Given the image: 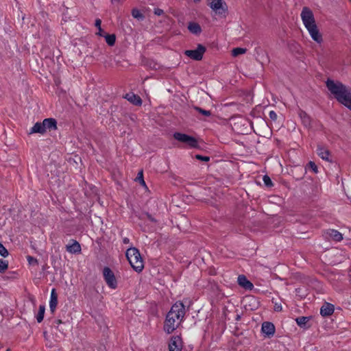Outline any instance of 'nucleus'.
<instances>
[{
    "mask_svg": "<svg viewBox=\"0 0 351 351\" xmlns=\"http://www.w3.org/2000/svg\"><path fill=\"white\" fill-rule=\"evenodd\" d=\"M326 87L337 101L351 110V87L339 81L328 79Z\"/></svg>",
    "mask_w": 351,
    "mask_h": 351,
    "instance_id": "obj_1",
    "label": "nucleus"
},
{
    "mask_svg": "<svg viewBox=\"0 0 351 351\" xmlns=\"http://www.w3.org/2000/svg\"><path fill=\"white\" fill-rule=\"evenodd\" d=\"M125 256L133 269L140 273L144 268L143 260L139 250L134 247H131L126 250Z\"/></svg>",
    "mask_w": 351,
    "mask_h": 351,
    "instance_id": "obj_2",
    "label": "nucleus"
},
{
    "mask_svg": "<svg viewBox=\"0 0 351 351\" xmlns=\"http://www.w3.org/2000/svg\"><path fill=\"white\" fill-rule=\"evenodd\" d=\"M173 138L181 143L188 145L191 147L195 148L198 147L197 139L186 134L175 132L173 134Z\"/></svg>",
    "mask_w": 351,
    "mask_h": 351,
    "instance_id": "obj_3",
    "label": "nucleus"
},
{
    "mask_svg": "<svg viewBox=\"0 0 351 351\" xmlns=\"http://www.w3.org/2000/svg\"><path fill=\"white\" fill-rule=\"evenodd\" d=\"M180 322L179 320H177L175 315H170L167 313L163 327L164 330L167 333L171 334L178 328Z\"/></svg>",
    "mask_w": 351,
    "mask_h": 351,
    "instance_id": "obj_4",
    "label": "nucleus"
},
{
    "mask_svg": "<svg viewBox=\"0 0 351 351\" xmlns=\"http://www.w3.org/2000/svg\"><path fill=\"white\" fill-rule=\"evenodd\" d=\"M300 16L305 27L316 24L313 11L308 7L302 8Z\"/></svg>",
    "mask_w": 351,
    "mask_h": 351,
    "instance_id": "obj_5",
    "label": "nucleus"
},
{
    "mask_svg": "<svg viewBox=\"0 0 351 351\" xmlns=\"http://www.w3.org/2000/svg\"><path fill=\"white\" fill-rule=\"evenodd\" d=\"M170 315H175L177 320L181 322L185 315V306L180 301L176 302L168 312Z\"/></svg>",
    "mask_w": 351,
    "mask_h": 351,
    "instance_id": "obj_6",
    "label": "nucleus"
},
{
    "mask_svg": "<svg viewBox=\"0 0 351 351\" xmlns=\"http://www.w3.org/2000/svg\"><path fill=\"white\" fill-rule=\"evenodd\" d=\"M103 276L106 284L110 288L113 289L117 288V281L114 272L110 268L105 267L103 269Z\"/></svg>",
    "mask_w": 351,
    "mask_h": 351,
    "instance_id": "obj_7",
    "label": "nucleus"
},
{
    "mask_svg": "<svg viewBox=\"0 0 351 351\" xmlns=\"http://www.w3.org/2000/svg\"><path fill=\"white\" fill-rule=\"evenodd\" d=\"M206 51V49L204 45L198 44L196 49L186 50L184 54L194 60L199 61L202 59Z\"/></svg>",
    "mask_w": 351,
    "mask_h": 351,
    "instance_id": "obj_8",
    "label": "nucleus"
},
{
    "mask_svg": "<svg viewBox=\"0 0 351 351\" xmlns=\"http://www.w3.org/2000/svg\"><path fill=\"white\" fill-rule=\"evenodd\" d=\"M209 5L219 15L224 14L228 11V5L223 0H211Z\"/></svg>",
    "mask_w": 351,
    "mask_h": 351,
    "instance_id": "obj_9",
    "label": "nucleus"
},
{
    "mask_svg": "<svg viewBox=\"0 0 351 351\" xmlns=\"http://www.w3.org/2000/svg\"><path fill=\"white\" fill-rule=\"evenodd\" d=\"M312 39L320 44L323 41L322 35L319 32L317 24L306 27Z\"/></svg>",
    "mask_w": 351,
    "mask_h": 351,
    "instance_id": "obj_10",
    "label": "nucleus"
},
{
    "mask_svg": "<svg viewBox=\"0 0 351 351\" xmlns=\"http://www.w3.org/2000/svg\"><path fill=\"white\" fill-rule=\"evenodd\" d=\"M169 351H181L182 350V339L180 337H173L169 343Z\"/></svg>",
    "mask_w": 351,
    "mask_h": 351,
    "instance_id": "obj_11",
    "label": "nucleus"
},
{
    "mask_svg": "<svg viewBox=\"0 0 351 351\" xmlns=\"http://www.w3.org/2000/svg\"><path fill=\"white\" fill-rule=\"evenodd\" d=\"M317 155L322 159L328 162H332L329 156L330 155V151L322 145H318L317 148Z\"/></svg>",
    "mask_w": 351,
    "mask_h": 351,
    "instance_id": "obj_12",
    "label": "nucleus"
},
{
    "mask_svg": "<svg viewBox=\"0 0 351 351\" xmlns=\"http://www.w3.org/2000/svg\"><path fill=\"white\" fill-rule=\"evenodd\" d=\"M42 123L45 130V133L46 132L47 130L51 131L57 129V121L53 118L45 119Z\"/></svg>",
    "mask_w": 351,
    "mask_h": 351,
    "instance_id": "obj_13",
    "label": "nucleus"
},
{
    "mask_svg": "<svg viewBox=\"0 0 351 351\" xmlns=\"http://www.w3.org/2000/svg\"><path fill=\"white\" fill-rule=\"evenodd\" d=\"M261 330L263 333L265 334L268 337L273 336L275 332L274 325L269 322H265L262 324Z\"/></svg>",
    "mask_w": 351,
    "mask_h": 351,
    "instance_id": "obj_14",
    "label": "nucleus"
},
{
    "mask_svg": "<svg viewBox=\"0 0 351 351\" xmlns=\"http://www.w3.org/2000/svg\"><path fill=\"white\" fill-rule=\"evenodd\" d=\"M123 97L136 106H141L143 102L140 96L134 94V93H127Z\"/></svg>",
    "mask_w": 351,
    "mask_h": 351,
    "instance_id": "obj_15",
    "label": "nucleus"
},
{
    "mask_svg": "<svg viewBox=\"0 0 351 351\" xmlns=\"http://www.w3.org/2000/svg\"><path fill=\"white\" fill-rule=\"evenodd\" d=\"M334 305L330 303L326 302L320 308V314L323 317H328L334 313Z\"/></svg>",
    "mask_w": 351,
    "mask_h": 351,
    "instance_id": "obj_16",
    "label": "nucleus"
},
{
    "mask_svg": "<svg viewBox=\"0 0 351 351\" xmlns=\"http://www.w3.org/2000/svg\"><path fill=\"white\" fill-rule=\"evenodd\" d=\"M238 284L247 290H252L254 287L253 284L247 280L245 276L239 275L238 277Z\"/></svg>",
    "mask_w": 351,
    "mask_h": 351,
    "instance_id": "obj_17",
    "label": "nucleus"
},
{
    "mask_svg": "<svg viewBox=\"0 0 351 351\" xmlns=\"http://www.w3.org/2000/svg\"><path fill=\"white\" fill-rule=\"evenodd\" d=\"M73 243L71 245H66V250L67 252L71 254H78L81 252L80 244L75 240H72Z\"/></svg>",
    "mask_w": 351,
    "mask_h": 351,
    "instance_id": "obj_18",
    "label": "nucleus"
},
{
    "mask_svg": "<svg viewBox=\"0 0 351 351\" xmlns=\"http://www.w3.org/2000/svg\"><path fill=\"white\" fill-rule=\"evenodd\" d=\"M326 234L329 238L332 239L335 241H341L343 239L342 234L334 229L328 230Z\"/></svg>",
    "mask_w": 351,
    "mask_h": 351,
    "instance_id": "obj_19",
    "label": "nucleus"
},
{
    "mask_svg": "<svg viewBox=\"0 0 351 351\" xmlns=\"http://www.w3.org/2000/svg\"><path fill=\"white\" fill-rule=\"evenodd\" d=\"M310 319L311 317L302 316L297 317L295 319V322L300 327L306 329L311 326L309 324Z\"/></svg>",
    "mask_w": 351,
    "mask_h": 351,
    "instance_id": "obj_20",
    "label": "nucleus"
},
{
    "mask_svg": "<svg viewBox=\"0 0 351 351\" xmlns=\"http://www.w3.org/2000/svg\"><path fill=\"white\" fill-rule=\"evenodd\" d=\"M58 304V295L56 293V289H53L51 293V298L49 302V307L50 310L52 313H53L56 310V308Z\"/></svg>",
    "mask_w": 351,
    "mask_h": 351,
    "instance_id": "obj_21",
    "label": "nucleus"
},
{
    "mask_svg": "<svg viewBox=\"0 0 351 351\" xmlns=\"http://www.w3.org/2000/svg\"><path fill=\"white\" fill-rule=\"evenodd\" d=\"M188 29L189 32L194 34H199L202 32L201 26L195 22H190L188 25Z\"/></svg>",
    "mask_w": 351,
    "mask_h": 351,
    "instance_id": "obj_22",
    "label": "nucleus"
},
{
    "mask_svg": "<svg viewBox=\"0 0 351 351\" xmlns=\"http://www.w3.org/2000/svg\"><path fill=\"white\" fill-rule=\"evenodd\" d=\"M39 133L41 134H45V130L42 122H36L34 125L31 128L29 134Z\"/></svg>",
    "mask_w": 351,
    "mask_h": 351,
    "instance_id": "obj_23",
    "label": "nucleus"
},
{
    "mask_svg": "<svg viewBox=\"0 0 351 351\" xmlns=\"http://www.w3.org/2000/svg\"><path fill=\"white\" fill-rule=\"evenodd\" d=\"M103 37L105 38L106 42L109 46L112 47L114 45L116 42V35L114 34H104Z\"/></svg>",
    "mask_w": 351,
    "mask_h": 351,
    "instance_id": "obj_24",
    "label": "nucleus"
},
{
    "mask_svg": "<svg viewBox=\"0 0 351 351\" xmlns=\"http://www.w3.org/2000/svg\"><path fill=\"white\" fill-rule=\"evenodd\" d=\"M299 115L302 119V121L303 124L305 126H309L311 125V118L310 117L306 114V112L303 110H300Z\"/></svg>",
    "mask_w": 351,
    "mask_h": 351,
    "instance_id": "obj_25",
    "label": "nucleus"
},
{
    "mask_svg": "<svg viewBox=\"0 0 351 351\" xmlns=\"http://www.w3.org/2000/svg\"><path fill=\"white\" fill-rule=\"evenodd\" d=\"M45 311V305H40L38 313L36 316V319L38 323H40L43 320Z\"/></svg>",
    "mask_w": 351,
    "mask_h": 351,
    "instance_id": "obj_26",
    "label": "nucleus"
},
{
    "mask_svg": "<svg viewBox=\"0 0 351 351\" xmlns=\"http://www.w3.org/2000/svg\"><path fill=\"white\" fill-rule=\"evenodd\" d=\"M132 15L134 19H136L138 21H143L145 19V16L137 8L132 10Z\"/></svg>",
    "mask_w": 351,
    "mask_h": 351,
    "instance_id": "obj_27",
    "label": "nucleus"
},
{
    "mask_svg": "<svg viewBox=\"0 0 351 351\" xmlns=\"http://www.w3.org/2000/svg\"><path fill=\"white\" fill-rule=\"evenodd\" d=\"M247 49L245 48L237 47L234 48L232 50V56L234 57H237L239 55L243 54L246 52Z\"/></svg>",
    "mask_w": 351,
    "mask_h": 351,
    "instance_id": "obj_28",
    "label": "nucleus"
},
{
    "mask_svg": "<svg viewBox=\"0 0 351 351\" xmlns=\"http://www.w3.org/2000/svg\"><path fill=\"white\" fill-rule=\"evenodd\" d=\"M289 47L291 51H295V53L300 54V45L298 43L293 42L289 45Z\"/></svg>",
    "mask_w": 351,
    "mask_h": 351,
    "instance_id": "obj_29",
    "label": "nucleus"
},
{
    "mask_svg": "<svg viewBox=\"0 0 351 351\" xmlns=\"http://www.w3.org/2000/svg\"><path fill=\"white\" fill-rule=\"evenodd\" d=\"M136 181L138 182H139V184H140L141 186H144V187L147 188V186H146L145 182V180H144V179H143V170H141V171L138 173L137 176H136Z\"/></svg>",
    "mask_w": 351,
    "mask_h": 351,
    "instance_id": "obj_30",
    "label": "nucleus"
},
{
    "mask_svg": "<svg viewBox=\"0 0 351 351\" xmlns=\"http://www.w3.org/2000/svg\"><path fill=\"white\" fill-rule=\"evenodd\" d=\"M101 20L99 19H97L95 20V27L98 29V32L97 33V34L99 36H103L104 32L101 27Z\"/></svg>",
    "mask_w": 351,
    "mask_h": 351,
    "instance_id": "obj_31",
    "label": "nucleus"
},
{
    "mask_svg": "<svg viewBox=\"0 0 351 351\" xmlns=\"http://www.w3.org/2000/svg\"><path fill=\"white\" fill-rule=\"evenodd\" d=\"M194 109L204 116L210 117L211 115V112L210 110L202 109L198 106H195Z\"/></svg>",
    "mask_w": 351,
    "mask_h": 351,
    "instance_id": "obj_32",
    "label": "nucleus"
},
{
    "mask_svg": "<svg viewBox=\"0 0 351 351\" xmlns=\"http://www.w3.org/2000/svg\"><path fill=\"white\" fill-rule=\"evenodd\" d=\"M8 268V262L0 258V273H4Z\"/></svg>",
    "mask_w": 351,
    "mask_h": 351,
    "instance_id": "obj_33",
    "label": "nucleus"
},
{
    "mask_svg": "<svg viewBox=\"0 0 351 351\" xmlns=\"http://www.w3.org/2000/svg\"><path fill=\"white\" fill-rule=\"evenodd\" d=\"M263 179L264 184L267 187H271L273 186V182L271 178L267 175H265Z\"/></svg>",
    "mask_w": 351,
    "mask_h": 351,
    "instance_id": "obj_34",
    "label": "nucleus"
},
{
    "mask_svg": "<svg viewBox=\"0 0 351 351\" xmlns=\"http://www.w3.org/2000/svg\"><path fill=\"white\" fill-rule=\"evenodd\" d=\"M9 253L7 249L4 247V245L0 243V255L3 257H7Z\"/></svg>",
    "mask_w": 351,
    "mask_h": 351,
    "instance_id": "obj_35",
    "label": "nucleus"
},
{
    "mask_svg": "<svg viewBox=\"0 0 351 351\" xmlns=\"http://www.w3.org/2000/svg\"><path fill=\"white\" fill-rule=\"evenodd\" d=\"M307 167L310 169H312V171L315 173H317L318 172V169H317V167L316 165V164L313 162V161H310L308 164H307Z\"/></svg>",
    "mask_w": 351,
    "mask_h": 351,
    "instance_id": "obj_36",
    "label": "nucleus"
},
{
    "mask_svg": "<svg viewBox=\"0 0 351 351\" xmlns=\"http://www.w3.org/2000/svg\"><path fill=\"white\" fill-rule=\"evenodd\" d=\"M195 157L196 159H197L199 160L204 161V162H208L210 160V157L206 156H202L199 154H197V155H195Z\"/></svg>",
    "mask_w": 351,
    "mask_h": 351,
    "instance_id": "obj_37",
    "label": "nucleus"
},
{
    "mask_svg": "<svg viewBox=\"0 0 351 351\" xmlns=\"http://www.w3.org/2000/svg\"><path fill=\"white\" fill-rule=\"evenodd\" d=\"M27 261L29 265H38V260L36 258H34L33 256H27Z\"/></svg>",
    "mask_w": 351,
    "mask_h": 351,
    "instance_id": "obj_38",
    "label": "nucleus"
},
{
    "mask_svg": "<svg viewBox=\"0 0 351 351\" xmlns=\"http://www.w3.org/2000/svg\"><path fill=\"white\" fill-rule=\"evenodd\" d=\"M269 116L272 121H276L277 119V114L274 110L269 112Z\"/></svg>",
    "mask_w": 351,
    "mask_h": 351,
    "instance_id": "obj_39",
    "label": "nucleus"
},
{
    "mask_svg": "<svg viewBox=\"0 0 351 351\" xmlns=\"http://www.w3.org/2000/svg\"><path fill=\"white\" fill-rule=\"evenodd\" d=\"M54 325L56 326V328L60 330L61 331L62 330L60 328H59V325L61 324H65V322H63L62 321V319H58L54 321Z\"/></svg>",
    "mask_w": 351,
    "mask_h": 351,
    "instance_id": "obj_40",
    "label": "nucleus"
},
{
    "mask_svg": "<svg viewBox=\"0 0 351 351\" xmlns=\"http://www.w3.org/2000/svg\"><path fill=\"white\" fill-rule=\"evenodd\" d=\"M154 14L157 16H161L164 14V11L162 9L160 8H155L154 9Z\"/></svg>",
    "mask_w": 351,
    "mask_h": 351,
    "instance_id": "obj_41",
    "label": "nucleus"
},
{
    "mask_svg": "<svg viewBox=\"0 0 351 351\" xmlns=\"http://www.w3.org/2000/svg\"><path fill=\"white\" fill-rule=\"evenodd\" d=\"M145 215L147 216V217L152 222H156V219L155 218H154L152 215H150L149 213H145Z\"/></svg>",
    "mask_w": 351,
    "mask_h": 351,
    "instance_id": "obj_42",
    "label": "nucleus"
},
{
    "mask_svg": "<svg viewBox=\"0 0 351 351\" xmlns=\"http://www.w3.org/2000/svg\"><path fill=\"white\" fill-rule=\"evenodd\" d=\"M123 243L124 244H128V243H130V239H129L128 238H127V237H125V238H123Z\"/></svg>",
    "mask_w": 351,
    "mask_h": 351,
    "instance_id": "obj_43",
    "label": "nucleus"
},
{
    "mask_svg": "<svg viewBox=\"0 0 351 351\" xmlns=\"http://www.w3.org/2000/svg\"><path fill=\"white\" fill-rule=\"evenodd\" d=\"M282 307L280 306H275V311H281Z\"/></svg>",
    "mask_w": 351,
    "mask_h": 351,
    "instance_id": "obj_44",
    "label": "nucleus"
},
{
    "mask_svg": "<svg viewBox=\"0 0 351 351\" xmlns=\"http://www.w3.org/2000/svg\"><path fill=\"white\" fill-rule=\"evenodd\" d=\"M112 3H119L121 0H111Z\"/></svg>",
    "mask_w": 351,
    "mask_h": 351,
    "instance_id": "obj_45",
    "label": "nucleus"
},
{
    "mask_svg": "<svg viewBox=\"0 0 351 351\" xmlns=\"http://www.w3.org/2000/svg\"><path fill=\"white\" fill-rule=\"evenodd\" d=\"M241 319V316L239 315H237L236 320L239 321Z\"/></svg>",
    "mask_w": 351,
    "mask_h": 351,
    "instance_id": "obj_46",
    "label": "nucleus"
},
{
    "mask_svg": "<svg viewBox=\"0 0 351 351\" xmlns=\"http://www.w3.org/2000/svg\"><path fill=\"white\" fill-rule=\"evenodd\" d=\"M193 1H194V2H195V3H197V2H199V1H200V0H193Z\"/></svg>",
    "mask_w": 351,
    "mask_h": 351,
    "instance_id": "obj_47",
    "label": "nucleus"
},
{
    "mask_svg": "<svg viewBox=\"0 0 351 351\" xmlns=\"http://www.w3.org/2000/svg\"><path fill=\"white\" fill-rule=\"evenodd\" d=\"M43 334H44V336H45V337H46V336H47V332H46V331H45V332H43Z\"/></svg>",
    "mask_w": 351,
    "mask_h": 351,
    "instance_id": "obj_48",
    "label": "nucleus"
}]
</instances>
